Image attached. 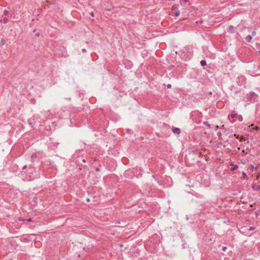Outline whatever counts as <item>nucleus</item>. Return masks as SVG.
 Masks as SVG:
<instances>
[{
	"instance_id": "nucleus-1",
	"label": "nucleus",
	"mask_w": 260,
	"mask_h": 260,
	"mask_svg": "<svg viewBox=\"0 0 260 260\" xmlns=\"http://www.w3.org/2000/svg\"><path fill=\"white\" fill-rule=\"evenodd\" d=\"M235 30V27L233 25H230L228 27L227 31L229 33H234Z\"/></svg>"
},
{
	"instance_id": "nucleus-2",
	"label": "nucleus",
	"mask_w": 260,
	"mask_h": 260,
	"mask_svg": "<svg viewBox=\"0 0 260 260\" xmlns=\"http://www.w3.org/2000/svg\"><path fill=\"white\" fill-rule=\"evenodd\" d=\"M172 132L176 134H179L181 132L180 128L177 127H173Z\"/></svg>"
},
{
	"instance_id": "nucleus-3",
	"label": "nucleus",
	"mask_w": 260,
	"mask_h": 260,
	"mask_svg": "<svg viewBox=\"0 0 260 260\" xmlns=\"http://www.w3.org/2000/svg\"><path fill=\"white\" fill-rule=\"evenodd\" d=\"M230 166H232V167L230 168V170L232 171H235L238 169V166L236 165H234L233 163H231L230 164Z\"/></svg>"
},
{
	"instance_id": "nucleus-4",
	"label": "nucleus",
	"mask_w": 260,
	"mask_h": 260,
	"mask_svg": "<svg viewBox=\"0 0 260 260\" xmlns=\"http://www.w3.org/2000/svg\"><path fill=\"white\" fill-rule=\"evenodd\" d=\"M246 41H247V42H250L252 39V37L251 35H247L245 38Z\"/></svg>"
},
{
	"instance_id": "nucleus-5",
	"label": "nucleus",
	"mask_w": 260,
	"mask_h": 260,
	"mask_svg": "<svg viewBox=\"0 0 260 260\" xmlns=\"http://www.w3.org/2000/svg\"><path fill=\"white\" fill-rule=\"evenodd\" d=\"M253 189L255 190H260V185H253L252 186Z\"/></svg>"
},
{
	"instance_id": "nucleus-6",
	"label": "nucleus",
	"mask_w": 260,
	"mask_h": 260,
	"mask_svg": "<svg viewBox=\"0 0 260 260\" xmlns=\"http://www.w3.org/2000/svg\"><path fill=\"white\" fill-rule=\"evenodd\" d=\"M188 2V0H181L180 1V4L182 5L183 6H185L186 4Z\"/></svg>"
},
{
	"instance_id": "nucleus-7",
	"label": "nucleus",
	"mask_w": 260,
	"mask_h": 260,
	"mask_svg": "<svg viewBox=\"0 0 260 260\" xmlns=\"http://www.w3.org/2000/svg\"><path fill=\"white\" fill-rule=\"evenodd\" d=\"M200 63H201L202 66H205L207 64L206 61L205 60H201V62H200Z\"/></svg>"
},
{
	"instance_id": "nucleus-8",
	"label": "nucleus",
	"mask_w": 260,
	"mask_h": 260,
	"mask_svg": "<svg viewBox=\"0 0 260 260\" xmlns=\"http://www.w3.org/2000/svg\"><path fill=\"white\" fill-rule=\"evenodd\" d=\"M6 43V41L4 38H2L1 40V43L2 45H4Z\"/></svg>"
},
{
	"instance_id": "nucleus-9",
	"label": "nucleus",
	"mask_w": 260,
	"mask_h": 260,
	"mask_svg": "<svg viewBox=\"0 0 260 260\" xmlns=\"http://www.w3.org/2000/svg\"><path fill=\"white\" fill-rule=\"evenodd\" d=\"M178 5H174L172 7V10H178Z\"/></svg>"
},
{
	"instance_id": "nucleus-10",
	"label": "nucleus",
	"mask_w": 260,
	"mask_h": 260,
	"mask_svg": "<svg viewBox=\"0 0 260 260\" xmlns=\"http://www.w3.org/2000/svg\"><path fill=\"white\" fill-rule=\"evenodd\" d=\"M180 15V11L178 10H177L175 13V16L177 17Z\"/></svg>"
},
{
	"instance_id": "nucleus-11",
	"label": "nucleus",
	"mask_w": 260,
	"mask_h": 260,
	"mask_svg": "<svg viewBox=\"0 0 260 260\" xmlns=\"http://www.w3.org/2000/svg\"><path fill=\"white\" fill-rule=\"evenodd\" d=\"M230 116L232 118H235L237 116V114L236 113H232L231 114Z\"/></svg>"
},
{
	"instance_id": "nucleus-12",
	"label": "nucleus",
	"mask_w": 260,
	"mask_h": 260,
	"mask_svg": "<svg viewBox=\"0 0 260 260\" xmlns=\"http://www.w3.org/2000/svg\"><path fill=\"white\" fill-rule=\"evenodd\" d=\"M3 21L5 23H8V19L7 18V17H5L4 19H3Z\"/></svg>"
},
{
	"instance_id": "nucleus-13",
	"label": "nucleus",
	"mask_w": 260,
	"mask_h": 260,
	"mask_svg": "<svg viewBox=\"0 0 260 260\" xmlns=\"http://www.w3.org/2000/svg\"><path fill=\"white\" fill-rule=\"evenodd\" d=\"M204 124L206 125L209 127H210V126H211V125L208 123V121L204 122Z\"/></svg>"
},
{
	"instance_id": "nucleus-14",
	"label": "nucleus",
	"mask_w": 260,
	"mask_h": 260,
	"mask_svg": "<svg viewBox=\"0 0 260 260\" xmlns=\"http://www.w3.org/2000/svg\"><path fill=\"white\" fill-rule=\"evenodd\" d=\"M245 137H244L243 136L241 137V138H240V142H242L243 141H245Z\"/></svg>"
},
{
	"instance_id": "nucleus-15",
	"label": "nucleus",
	"mask_w": 260,
	"mask_h": 260,
	"mask_svg": "<svg viewBox=\"0 0 260 260\" xmlns=\"http://www.w3.org/2000/svg\"><path fill=\"white\" fill-rule=\"evenodd\" d=\"M238 119H239V121H242L243 118H242V116H241V115H239V116H238Z\"/></svg>"
},
{
	"instance_id": "nucleus-16",
	"label": "nucleus",
	"mask_w": 260,
	"mask_h": 260,
	"mask_svg": "<svg viewBox=\"0 0 260 260\" xmlns=\"http://www.w3.org/2000/svg\"><path fill=\"white\" fill-rule=\"evenodd\" d=\"M217 135L219 137H220L221 136V133L220 132H218L217 133Z\"/></svg>"
},
{
	"instance_id": "nucleus-17",
	"label": "nucleus",
	"mask_w": 260,
	"mask_h": 260,
	"mask_svg": "<svg viewBox=\"0 0 260 260\" xmlns=\"http://www.w3.org/2000/svg\"><path fill=\"white\" fill-rule=\"evenodd\" d=\"M253 230H254V228L252 227V226L250 227L249 229H248L249 231H252Z\"/></svg>"
},
{
	"instance_id": "nucleus-18",
	"label": "nucleus",
	"mask_w": 260,
	"mask_h": 260,
	"mask_svg": "<svg viewBox=\"0 0 260 260\" xmlns=\"http://www.w3.org/2000/svg\"><path fill=\"white\" fill-rule=\"evenodd\" d=\"M8 13H9V12L7 10H5L4 11V14H5V15L7 14Z\"/></svg>"
},
{
	"instance_id": "nucleus-19",
	"label": "nucleus",
	"mask_w": 260,
	"mask_h": 260,
	"mask_svg": "<svg viewBox=\"0 0 260 260\" xmlns=\"http://www.w3.org/2000/svg\"><path fill=\"white\" fill-rule=\"evenodd\" d=\"M55 0H46V2H53L54 1H55Z\"/></svg>"
},
{
	"instance_id": "nucleus-20",
	"label": "nucleus",
	"mask_w": 260,
	"mask_h": 260,
	"mask_svg": "<svg viewBox=\"0 0 260 260\" xmlns=\"http://www.w3.org/2000/svg\"><path fill=\"white\" fill-rule=\"evenodd\" d=\"M167 87L168 88H170L171 87V85L170 84H169L167 85Z\"/></svg>"
},
{
	"instance_id": "nucleus-21",
	"label": "nucleus",
	"mask_w": 260,
	"mask_h": 260,
	"mask_svg": "<svg viewBox=\"0 0 260 260\" xmlns=\"http://www.w3.org/2000/svg\"><path fill=\"white\" fill-rule=\"evenodd\" d=\"M82 52L85 53V52H86V49H82Z\"/></svg>"
},
{
	"instance_id": "nucleus-22",
	"label": "nucleus",
	"mask_w": 260,
	"mask_h": 260,
	"mask_svg": "<svg viewBox=\"0 0 260 260\" xmlns=\"http://www.w3.org/2000/svg\"><path fill=\"white\" fill-rule=\"evenodd\" d=\"M254 129L256 131L258 130L259 129V127L258 126H255Z\"/></svg>"
},
{
	"instance_id": "nucleus-23",
	"label": "nucleus",
	"mask_w": 260,
	"mask_h": 260,
	"mask_svg": "<svg viewBox=\"0 0 260 260\" xmlns=\"http://www.w3.org/2000/svg\"><path fill=\"white\" fill-rule=\"evenodd\" d=\"M252 36H255L256 35L255 31H252Z\"/></svg>"
},
{
	"instance_id": "nucleus-24",
	"label": "nucleus",
	"mask_w": 260,
	"mask_h": 260,
	"mask_svg": "<svg viewBox=\"0 0 260 260\" xmlns=\"http://www.w3.org/2000/svg\"><path fill=\"white\" fill-rule=\"evenodd\" d=\"M250 170H252L253 169V166L252 165H251V166H250Z\"/></svg>"
},
{
	"instance_id": "nucleus-25",
	"label": "nucleus",
	"mask_w": 260,
	"mask_h": 260,
	"mask_svg": "<svg viewBox=\"0 0 260 260\" xmlns=\"http://www.w3.org/2000/svg\"><path fill=\"white\" fill-rule=\"evenodd\" d=\"M242 175L245 176L246 175V173L244 172H242Z\"/></svg>"
},
{
	"instance_id": "nucleus-26",
	"label": "nucleus",
	"mask_w": 260,
	"mask_h": 260,
	"mask_svg": "<svg viewBox=\"0 0 260 260\" xmlns=\"http://www.w3.org/2000/svg\"><path fill=\"white\" fill-rule=\"evenodd\" d=\"M90 15L92 16V17H94V14H93V12H91L90 13Z\"/></svg>"
},
{
	"instance_id": "nucleus-27",
	"label": "nucleus",
	"mask_w": 260,
	"mask_h": 260,
	"mask_svg": "<svg viewBox=\"0 0 260 260\" xmlns=\"http://www.w3.org/2000/svg\"><path fill=\"white\" fill-rule=\"evenodd\" d=\"M31 218H28V219H27L26 220L28 221H31Z\"/></svg>"
},
{
	"instance_id": "nucleus-28",
	"label": "nucleus",
	"mask_w": 260,
	"mask_h": 260,
	"mask_svg": "<svg viewBox=\"0 0 260 260\" xmlns=\"http://www.w3.org/2000/svg\"><path fill=\"white\" fill-rule=\"evenodd\" d=\"M235 136H236V138L237 139H240L239 138V136L238 135V136H236V135H235Z\"/></svg>"
},
{
	"instance_id": "nucleus-29",
	"label": "nucleus",
	"mask_w": 260,
	"mask_h": 260,
	"mask_svg": "<svg viewBox=\"0 0 260 260\" xmlns=\"http://www.w3.org/2000/svg\"><path fill=\"white\" fill-rule=\"evenodd\" d=\"M226 249V248L225 247H222V250H223V251H225Z\"/></svg>"
},
{
	"instance_id": "nucleus-30",
	"label": "nucleus",
	"mask_w": 260,
	"mask_h": 260,
	"mask_svg": "<svg viewBox=\"0 0 260 260\" xmlns=\"http://www.w3.org/2000/svg\"><path fill=\"white\" fill-rule=\"evenodd\" d=\"M86 202H89L90 201V199L89 198H87L86 200Z\"/></svg>"
},
{
	"instance_id": "nucleus-31",
	"label": "nucleus",
	"mask_w": 260,
	"mask_h": 260,
	"mask_svg": "<svg viewBox=\"0 0 260 260\" xmlns=\"http://www.w3.org/2000/svg\"><path fill=\"white\" fill-rule=\"evenodd\" d=\"M27 166H24V167H23L22 168V169L24 170L25 169V168H26Z\"/></svg>"
},
{
	"instance_id": "nucleus-32",
	"label": "nucleus",
	"mask_w": 260,
	"mask_h": 260,
	"mask_svg": "<svg viewBox=\"0 0 260 260\" xmlns=\"http://www.w3.org/2000/svg\"><path fill=\"white\" fill-rule=\"evenodd\" d=\"M246 151H249V150H250V149H249L248 147H247V148H246Z\"/></svg>"
},
{
	"instance_id": "nucleus-33",
	"label": "nucleus",
	"mask_w": 260,
	"mask_h": 260,
	"mask_svg": "<svg viewBox=\"0 0 260 260\" xmlns=\"http://www.w3.org/2000/svg\"><path fill=\"white\" fill-rule=\"evenodd\" d=\"M219 128V126L218 125L216 126V129H217Z\"/></svg>"
},
{
	"instance_id": "nucleus-34",
	"label": "nucleus",
	"mask_w": 260,
	"mask_h": 260,
	"mask_svg": "<svg viewBox=\"0 0 260 260\" xmlns=\"http://www.w3.org/2000/svg\"><path fill=\"white\" fill-rule=\"evenodd\" d=\"M19 220H22V221H23V220H24V219H22V218H19Z\"/></svg>"
},
{
	"instance_id": "nucleus-35",
	"label": "nucleus",
	"mask_w": 260,
	"mask_h": 260,
	"mask_svg": "<svg viewBox=\"0 0 260 260\" xmlns=\"http://www.w3.org/2000/svg\"><path fill=\"white\" fill-rule=\"evenodd\" d=\"M99 169L98 168H96V171H99Z\"/></svg>"
},
{
	"instance_id": "nucleus-36",
	"label": "nucleus",
	"mask_w": 260,
	"mask_h": 260,
	"mask_svg": "<svg viewBox=\"0 0 260 260\" xmlns=\"http://www.w3.org/2000/svg\"><path fill=\"white\" fill-rule=\"evenodd\" d=\"M83 161L85 162V159H83Z\"/></svg>"
},
{
	"instance_id": "nucleus-37",
	"label": "nucleus",
	"mask_w": 260,
	"mask_h": 260,
	"mask_svg": "<svg viewBox=\"0 0 260 260\" xmlns=\"http://www.w3.org/2000/svg\"><path fill=\"white\" fill-rule=\"evenodd\" d=\"M243 152H245V151L244 150H243Z\"/></svg>"
}]
</instances>
